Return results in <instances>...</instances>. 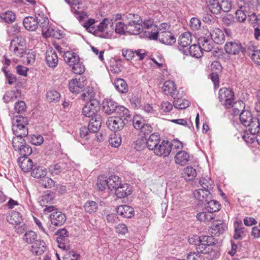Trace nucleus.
I'll return each mask as SVG.
<instances>
[{
	"label": "nucleus",
	"mask_w": 260,
	"mask_h": 260,
	"mask_svg": "<svg viewBox=\"0 0 260 260\" xmlns=\"http://www.w3.org/2000/svg\"><path fill=\"white\" fill-rule=\"evenodd\" d=\"M211 228L212 234L220 235L225 231L226 226L222 221L216 220L212 223Z\"/></svg>",
	"instance_id": "c756f323"
},
{
	"label": "nucleus",
	"mask_w": 260,
	"mask_h": 260,
	"mask_svg": "<svg viewBox=\"0 0 260 260\" xmlns=\"http://www.w3.org/2000/svg\"><path fill=\"white\" fill-rule=\"evenodd\" d=\"M240 120L243 125L248 127V131L251 135H257V141L260 145V111L254 118L250 111H243L240 114Z\"/></svg>",
	"instance_id": "f257e3e1"
},
{
	"label": "nucleus",
	"mask_w": 260,
	"mask_h": 260,
	"mask_svg": "<svg viewBox=\"0 0 260 260\" xmlns=\"http://www.w3.org/2000/svg\"><path fill=\"white\" fill-rule=\"evenodd\" d=\"M182 175L186 180L191 181L196 177L197 172L192 167L188 166L183 169Z\"/></svg>",
	"instance_id": "f704fd0d"
},
{
	"label": "nucleus",
	"mask_w": 260,
	"mask_h": 260,
	"mask_svg": "<svg viewBox=\"0 0 260 260\" xmlns=\"http://www.w3.org/2000/svg\"><path fill=\"white\" fill-rule=\"evenodd\" d=\"M46 38L53 37L57 39H59L62 37V34L60 33L58 29L51 26L47 32L43 35Z\"/></svg>",
	"instance_id": "603ef678"
},
{
	"label": "nucleus",
	"mask_w": 260,
	"mask_h": 260,
	"mask_svg": "<svg viewBox=\"0 0 260 260\" xmlns=\"http://www.w3.org/2000/svg\"><path fill=\"white\" fill-rule=\"evenodd\" d=\"M247 6H243L241 5L235 12V19L236 21L240 23L244 22L249 14V10L247 9Z\"/></svg>",
	"instance_id": "412c9836"
},
{
	"label": "nucleus",
	"mask_w": 260,
	"mask_h": 260,
	"mask_svg": "<svg viewBox=\"0 0 260 260\" xmlns=\"http://www.w3.org/2000/svg\"><path fill=\"white\" fill-rule=\"evenodd\" d=\"M23 137L24 136H15V137H13L12 139V146L16 151L20 150V148L25 144V141L23 138Z\"/></svg>",
	"instance_id": "de8ad7c7"
},
{
	"label": "nucleus",
	"mask_w": 260,
	"mask_h": 260,
	"mask_svg": "<svg viewBox=\"0 0 260 260\" xmlns=\"http://www.w3.org/2000/svg\"><path fill=\"white\" fill-rule=\"evenodd\" d=\"M95 23V20L93 19H89L83 24V26L89 32L93 34L96 36L97 28H95L93 25Z\"/></svg>",
	"instance_id": "4d7b16f0"
},
{
	"label": "nucleus",
	"mask_w": 260,
	"mask_h": 260,
	"mask_svg": "<svg viewBox=\"0 0 260 260\" xmlns=\"http://www.w3.org/2000/svg\"><path fill=\"white\" fill-rule=\"evenodd\" d=\"M37 235L32 230L26 232L23 236V240L27 244H34L37 240Z\"/></svg>",
	"instance_id": "49530a36"
},
{
	"label": "nucleus",
	"mask_w": 260,
	"mask_h": 260,
	"mask_svg": "<svg viewBox=\"0 0 260 260\" xmlns=\"http://www.w3.org/2000/svg\"><path fill=\"white\" fill-rule=\"evenodd\" d=\"M50 215V220L55 226H61L66 221V216L61 212L54 210Z\"/></svg>",
	"instance_id": "dca6fc26"
},
{
	"label": "nucleus",
	"mask_w": 260,
	"mask_h": 260,
	"mask_svg": "<svg viewBox=\"0 0 260 260\" xmlns=\"http://www.w3.org/2000/svg\"><path fill=\"white\" fill-rule=\"evenodd\" d=\"M84 208L87 212L91 214L96 211L98 205L95 202L89 201L85 204Z\"/></svg>",
	"instance_id": "680f3d73"
},
{
	"label": "nucleus",
	"mask_w": 260,
	"mask_h": 260,
	"mask_svg": "<svg viewBox=\"0 0 260 260\" xmlns=\"http://www.w3.org/2000/svg\"><path fill=\"white\" fill-rule=\"evenodd\" d=\"M18 162L20 168L25 172L29 171L32 168V161L28 157H20Z\"/></svg>",
	"instance_id": "393cba45"
},
{
	"label": "nucleus",
	"mask_w": 260,
	"mask_h": 260,
	"mask_svg": "<svg viewBox=\"0 0 260 260\" xmlns=\"http://www.w3.org/2000/svg\"><path fill=\"white\" fill-rule=\"evenodd\" d=\"M160 136L157 134H151L147 141V147L149 150H153L158 145Z\"/></svg>",
	"instance_id": "7c9ffc66"
},
{
	"label": "nucleus",
	"mask_w": 260,
	"mask_h": 260,
	"mask_svg": "<svg viewBox=\"0 0 260 260\" xmlns=\"http://www.w3.org/2000/svg\"><path fill=\"white\" fill-rule=\"evenodd\" d=\"M112 20L108 18H105L100 23L97 27L96 36L103 38H109L111 36V30L109 28V25H110Z\"/></svg>",
	"instance_id": "6e6552de"
},
{
	"label": "nucleus",
	"mask_w": 260,
	"mask_h": 260,
	"mask_svg": "<svg viewBox=\"0 0 260 260\" xmlns=\"http://www.w3.org/2000/svg\"><path fill=\"white\" fill-rule=\"evenodd\" d=\"M249 14L247 15L248 20L253 24L260 25V15L257 16L253 10H249Z\"/></svg>",
	"instance_id": "338daca9"
},
{
	"label": "nucleus",
	"mask_w": 260,
	"mask_h": 260,
	"mask_svg": "<svg viewBox=\"0 0 260 260\" xmlns=\"http://www.w3.org/2000/svg\"><path fill=\"white\" fill-rule=\"evenodd\" d=\"M245 105L242 101H238L232 103V107L233 108V114L234 115H238L240 112H243L244 110Z\"/></svg>",
	"instance_id": "3c124183"
},
{
	"label": "nucleus",
	"mask_w": 260,
	"mask_h": 260,
	"mask_svg": "<svg viewBox=\"0 0 260 260\" xmlns=\"http://www.w3.org/2000/svg\"><path fill=\"white\" fill-rule=\"evenodd\" d=\"M39 13H36L35 17L28 16L25 17L23 21V24L25 28L29 31L36 30L39 26V21H41V19L38 15Z\"/></svg>",
	"instance_id": "f8f14e48"
},
{
	"label": "nucleus",
	"mask_w": 260,
	"mask_h": 260,
	"mask_svg": "<svg viewBox=\"0 0 260 260\" xmlns=\"http://www.w3.org/2000/svg\"><path fill=\"white\" fill-rule=\"evenodd\" d=\"M17 151L19 152L20 155H23V156L27 157V156L31 154L32 149L30 146L25 143V144L20 148V150H18Z\"/></svg>",
	"instance_id": "774afa93"
},
{
	"label": "nucleus",
	"mask_w": 260,
	"mask_h": 260,
	"mask_svg": "<svg viewBox=\"0 0 260 260\" xmlns=\"http://www.w3.org/2000/svg\"><path fill=\"white\" fill-rule=\"evenodd\" d=\"M215 215L208 211L207 212L199 213L197 215V219L202 222L210 221L212 219H213Z\"/></svg>",
	"instance_id": "c03bdc74"
},
{
	"label": "nucleus",
	"mask_w": 260,
	"mask_h": 260,
	"mask_svg": "<svg viewBox=\"0 0 260 260\" xmlns=\"http://www.w3.org/2000/svg\"><path fill=\"white\" fill-rule=\"evenodd\" d=\"M173 103V105L175 108L178 109H184L189 107L190 102L188 100L184 99H180L178 96Z\"/></svg>",
	"instance_id": "a18cd8bd"
},
{
	"label": "nucleus",
	"mask_w": 260,
	"mask_h": 260,
	"mask_svg": "<svg viewBox=\"0 0 260 260\" xmlns=\"http://www.w3.org/2000/svg\"><path fill=\"white\" fill-rule=\"evenodd\" d=\"M38 15L39 16V18L41 19V21H39V24H40V25L42 28V35H43L45 32L48 31L50 27L52 25H49L48 18L44 14L41 15L39 13L38 14Z\"/></svg>",
	"instance_id": "79ce46f5"
},
{
	"label": "nucleus",
	"mask_w": 260,
	"mask_h": 260,
	"mask_svg": "<svg viewBox=\"0 0 260 260\" xmlns=\"http://www.w3.org/2000/svg\"><path fill=\"white\" fill-rule=\"evenodd\" d=\"M224 50L228 54L234 55L244 54L246 52L245 48L243 45L235 41L226 42L224 45Z\"/></svg>",
	"instance_id": "423d86ee"
},
{
	"label": "nucleus",
	"mask_w": 260,
	"mask_h": 260,
	"mask_svg": "<svg viewBox=\"0 0 260 260\" xmlns=\"http://www.w3.org/2000/svg\"><path fill=\"white\" fill-rule=\"evenodd\" d=\"M94 93L92 89H88L86 93L81 94V98L84 101L89 100V102L82 109L83 114L86 117H90L100 115V101L94 98Z\"/></svg>",
	"instance_id": "f03ea898"
},
{
	"label": "nucleus",
	"mask_w": 260,
	"mask_h": 260,
	"mask_svg": "<svg viewBox=\"0 0 260 260\" xmlns=\"http://www.w3.org/2000/svg\"><path fill=\"white\" fill-rule=\"evenodd\" d=\"M108 180L107 177L104 175L100 176L97 179L96 185L100 190H103L108 187Z\"/></svg>",
	"instance_id": "bf43d9fd"
},
{
	"label": "nucleus",
	"mask_w": 260,
	"mask_h": 260,
	"mask_svg": "<svg viewBox=\"0 0 260 260\" xmlns=\"http://www.w3.org/2000/svg\"><path fill=\"white\" fill-rule=\"evenodd\" d=\"M162 89L165 94L169 95L175 99L178 98V93H176V87L174 81H166L162 87Z\"/></svg>",
	"instance_id": "a211bd4d"
},
{
	"label": "nucleus",
	"mask_w": 260,
	"mask_h": 260,
	"mask_svg": "<svg viewBox=\"0 0 260 260\" xmlns=\"http://www.w3.org/2000/svg\"><path fill=\"white\" fill-rule=\"evenodd\" d=\"M46 249L45 243L43 240H36L31 246L30 251L36 255L42 254Z\"/></svg>",
	"instance_id": "a878e982"
},
{
	"label": "nucleus",
	"mask_w": 260,
	"mask_h": 260,
	"mask_svg": "<svg viewBox=\"0 0 260 260\" xmlns=\"http://www.w3.org/2000/svg\"><path fill=\"white\" fill-rule=\"evenodd\" d=\"M200 182L202 188L196 190L194 192L193 195H201L202 193L208 195L212 193L210 190L213 189V183L209 177L206 176L203 178Z\"/></svg>",
	"instance_id": "1a4fd4ad"
},
{
	"label": "nucleus",
	"mask_w": 260,
	"mask_h": 260,
	"mask_svg": "<svg viewBox=\"0 0 260 260\" xmlns=\"http://www.w3.org/2000/svg\"><path fill=\"white\" fill-rule=\"evenodd\" d=\"M206 4L211 13L218 14L220 12L221 7L218 0H207Z\"/></svg>",
	"instance_id": "e433bc0d"
},
{
	"label": "nucleus",
	"mask_w": 260,
	"mask_h": 260,
	"mask_svg": "<svg viewBox=\"0 0 260 260\" xmlns=\"http://www.w3.org/2000/svg\"><path fill=\"white\" fill-rule=\"evenodd\" d=\"M146 123L145 120L140 115H136L133 117V124L136 129H140Z\"/></svg>",
	"instance_id": "13d9d810"
},
{
	"label": "nucleus",
	"mask_w": 260,
	"mask_h": 260,
	"mask_svg": "<svg viewBox=\"0 0 260 260\" xmlns=\"http://www.w3.org/2000/svg\"><path fill=\"white\" fill-rule=\"evenodd\" d=\"M157 38L160 42L166 45H172L176 42L175 38L170 31L160 34Z\"/></svg>",
	"instance_id": "473e14b6"
},
{
	"label": "nucleus",
	"mask_w": 260,
	"mask_h": 260,
	"mask_svg": "<svg viewBox=\"0 0 260 260\" xmlns=\"http://www.w3.org/2000/svg\"><path fill=\"white\" fill-rule=\"evenodd\" d=\"M86 84L87 82L85 77H80L79 78H76L70 81L69 88L71 92L76 94L82 91Z\"/></svg>",
	"instance_id": "9d476101"
},
{
	"label": "nucleus",
	"mask_w": 260,
	"mask_h": 260,
	"mask_svg": "<svg viewBox=\"0 0 260 260\" xmlns=\"http://www.w3.org/2000/svg\"><path fill=\"white\" fill-rule=\"evenodd\" d=\"M26 47L24 39L22 37H16L11 41L10 50L15 55L23 57Z\"/></svg>",
	"instance_id": "39448f33"
},
{
	"label": "nucleus",
	"mask_w": 260,
	"mask_h": 260,
	"mask_svg": "<svg viewBox=\"0 0 260 260\" xmlns=\"http://www.w3.org/2000/svg\"><path fill=\"white\" fill-rule=\"evenodd\" d=\"M71 67H72V71L76 74H82L85 71V67L83 63L80 61V59Z\"/></svg>",
	"instance_id": "6e6d98bb"
},
{
	"label": "nucleus",
	"mask_w": 260,
	"mask_h": 260,
	"mask_svg": "<svg viewBox=\"0 0 260 260\" xmlns=\"http://www.w3.org/2000/svg\"><path fill=\"white\" fill-rule=\"evenodd\" d=\"M214 42L211 38L208 39L205 37L201 38L199 40L200 45L201 46L202 50L209 52L213 48Z\"/></svg>",
	"instance_id": "72a5a7b5"
},
{
	"label": "nucleus",
	"mask_w": 260,
	"mask_h": 260,
	"mask_svg": "<svg viewBox=\"0 0 260 260\" xmlns=\"http://www.w3.org/2000/svg\"><path fill=\"white\" fill-rule=\"evenodd\" d=\"M109 143L112 146L118 147L121 143V138L120 135L115 134L111 135L109 139Z\"/></svg>",
	"instance_id": "69168bd1"
},
{
	"label": "nucleus",
	"mask_w": 260,
	"mask_h": 260,
	"mask_svg": "<svg viewBox=\"0 0 260 260\" xmlns=\"http://www.w3.org/2000/svg\"><path fill=\"white\" fill-rule=\"evenodd\" d=\"M108 180V188L110 190L116 191L121 183V178L117 175H113L109 176Z\"/></svg>",
	"instance_id": "cd10ccee"
},
{
	"label": "nucleus",
	"mask_w": 260,
	"mask_h": 260,
	"mask_svg": "<svg viewBox=\"0 0 260 260\" xmlns=\"http://www.w3.org/2000/svg\"><path fill=\"white\" fill-rule=\"evenodd\" d=\"M16 19L15 14L11 11L0 13V21L10 24L13 23Z\"/></svg>",
	"instance_id": "2f4dec72"
},
{
	"label": "nucleus",
	"mask_w": 260,
	"mask_h": 260,
	"mask_svg": "<svg viewBox=\"0 0 260 260\" xmlns=\"http://www.w3.org/2000/svg\"><path fill=\"white\" fill-rule=\"evenodd\" d=\"M30 143L34 145H40L44 142V139L40 135H29L28 137Z\"/></svg>",
	"instance_id": "0e129e2a"
},
{
	"label": "nucleus",
	"mask_w": 260,
	"mask_h": 260,
	"mask_svg": "<svg viewBox=\"0 0 260 260\" xmlns=\"http://www.w3.org/2000/svg\"><path fill=\"white\" fill-rule=\"evenodd\" d=\"M205 208L207 211H209L211 213L218 211L220 209V204L214 200H211L207 201L205 204Z\"/></svg>",
	"instance_id": "58836bf2"
},
{
	"label": "nucleus",
	"mask_w": 260,
	"mask_h": 260,
	"mask_svg": "<svg viewBox=\"0 0 260 260\" xmlns=\"http://www.w3.org/2000/svg\"><path fill=\"white\" fill-rule=\"evenodd\" d=\"M28 119L26 117L19 116L13 119L12 131L15 136H27L28 129Z\"/></svg>",
	"instance_id": "20e7f679"
},
{
	"label": "nucleus",
	"mask_w": 260,
	"mask_h": 260,
	"mask_svg": "<svg viewBox=\"0 0 260 260\" xmlns=\"http://www.w3.org/2000/svg\"><path fill=\"white\" fill-rule=\"evenodd\" d=\"M117 107V104L111 99H105L103 102V110L107 114H111L114 111L116 112Z\"/></svg>",
	"instance_id": "4be33fe9"
},
{
	"label": "nucleus",
	"mask_w": 260,
	"mask_h": 260,
	"mask_svg": "<svg viewBox=\"0 0 260 260\" xmlns=\"http://www.w3.org/2000/svg\"><path fill=\"white\" fill-rule=\"evenodd\" d=\"M54 198L53 196H42V199L40 201V204L42 207H45L44 209L45 212H51L56 210L54 206H50L52 203Z\"/></svg>",
	"instance_id": "b1692460"
},
{
	"label": "nucleus",
	"mask_w": 260,
	"mask_h": 260,
	"mask_svg": "<svg viewBox=\"0 0 260 260\" xmlns=\"http://www.w3.org/2000/svg\"><path fill=\"white\" fill-rule=\"evenodd\" d=\"M116 113L117 114L116 117H120L122 120L125 122L130 118L129 110L124 106H118Z\"/></svg>",
	"instance_id": "ea45409f"
},
{
	"label": "nucleus",
	"mask_w": 260,
	"mask_h": 260,
	"mask_svg": "<svg viewBox=\"0 0 260 260\" xmlns=\"http://www.w3.org/2000/svg\"><path fill=\"white\" fill-rule=\"evenodd\" d=\"M22 220L21 214L18 211H13L8 219V221L11 224H18Z\"/></svg>",
	"instance_id": "8fccbe9b"
},
{
	"label": "nucleus",
	"mask_w": 260,
	"mask_h": 260,
	"mask_svg": "<svg viewBox=\"0 0 260 260\" xmlns=\"http://www.w3.org/2000/svg\"><path fill=\"white\" fill-rule=\"evenodd\" d=\"M247 52L252 60L260 65V50H251L248 48Z\"/></svg>",
	"instance_id": "052dcab7"
},
{
	"label": "nucleus",
	"mask_w": 260,
	"mask_h": 260,
	"mask_svg": "<svg viewBox=\"0 0 260 260\" xmlns=\"http://www.w3.org/2000/svg\"><path fill=\"white\" fill-rule=\"evenodd\" d=\"M63 59L65 62L70 66H72L76 61L79 59V56L75 53L67 51L63 54Z\"/></svg>",
	"instance_id": "c9c22d12"
},
{
	"label": "nucleus",
	"mask_w": 260,
	"mask_h": 260,
	"mask_svg": "<svg viewBox=\"0 0 260 260\" xmlns=\"http://www.w3.org/2000/svg\"><path fill=\"white\" fill-rule=\"evenodd\" d=\"M88 126L90 133H96L100 129L102 122V118L101 115H96L95 117H90Z\"/></svg>",
	"instance_id": "6ab92c4d"
},
{
	"label": "nucleus",
	"mask_w": 260,
	"mask_h": 260,
	"mask_svg": "<svg viewBox=\"0 0 260 260\" xmlns=\"http://www.w3.org/2000/svg\"><path fill=\"white\" fill-rule=\"evenodd\" d=\"M211 39L216 44H220L224 42V35L222 31L216 27H210Z\"/></svg>",
	"instance_id": "2eb2a0df"
},
{
	"label": "nucleus",
	"mask_w": 260,
	"mask_h": 260,
	"mask_svg": "<svg viewBox=\"0 0 260 260\" xmlns=\"http://www.w3.org/2000/svg\"><path fill=\"white\" fill-rule=\"evenodd\" d=\"M189 154L185 151L178 152L175 156V162L180 166H184L188 161Z\"/></svg>",
	"instance_id": "c85d7f7f"
},
{
	"label": "nucleus",
	"mask_w": 260,
	"mask_h": 260,
	"mask_svg": "<svg viewBox=\"0 0 260 260\" xmlns=\"http://www.w3.org/2000/svg\"><path fill=\"white\" fill-rule=\"evenodd\" d=\"M115 89L120 93H125L128 91V86L126 82L121 78H118L114 81Z\"/></svg>",
	"instance_id": "4c0bfd02"
},
{
	"label": "nucleus",
	"mask_w": 260,
	"mask_h": 260,
	"mask_svg": "<svg viewBox=\"0 0 260 260\" xmlns=\"http://www.w3.org/2000/svg\"><path fill=\"white\" fill-rule=\"evenodd\" d=\"M182 52L185 55L189 54L190 56L197 58H200L203 56V51L202 50L201 45H191L188 50L183 49Z\"/></svg>",
	"instance_id": "5701e85b"
},
{
	"label": "nucleus",
	"mask_w": 260,
	"mask_h": 260,
	"mask_svg": "<svg viewBox=\"0 0 260 260\" xmlns=\"http://www.w3.org/2000/svg\"><path fill=\"white\" fill-rule=\"evenodd\" d=\"M192 42L191 35L190 32L187 31L181 35L178 39V44L180 47H187Z\"/></svg>",
	"instance_id": "bb28decb"
},
{
	"label": "nucleus",
	"mask_w": 260,
	"mask_h": 260,
	"mask_svg": "<svg viewBox=\"0 0 260 260\" xmlns=\"http://www.w3.org/2000/svg\"><path fill=\"white\" fill-rule=\"evenodd\" d=\"M234 93L231 89L222 88L219 91V100L220 102L224 104L227 108H231L234 101Z\"/></svg>",
	"instance_id": "0eeeda50"
},
{
	"label": "nucleus",
	"mask_w": 260,
	"mask_h": 260,
	"mask_svg": "<svg viewBox=\"0 0 260 260\" xmlns=\"http://www.w3.org/2000/svg\"><path fill=\"white\" fill-rule=\"evenodd\" d=\"M39 183L42 186L46 188H51L55 185L54 181L51 178L46 177V176L40 180Z\"/></svg>",
	"instance_id": "5fc2aeb1"
},
{
	"label": "nucleus",
	"mask_w": 260,
	"mask_h": 260,
	"mask_svg": "<svg viewBox=\"0 0 260 260\" xmlns=\"http://www.w3.org/2000/svg\"><path fill=\"white\" fill-rule=\"evenodd\" d=\"M46 97L49 102H57L59 101L60 94L56 90H51L47 92Z\"/></svg>",
	"instance_id": "864d4df0"
},
{
	"label": "nucleus",
	"mask_w": 260,
	"mask_h": 260,
	"mask_svg": "<svg viewBox=\"0 0 260 260\" xmlns=\"http://www.w3.org/2000/svg\"><path fill=\"white\" fill-rule=\"evenodd\" d=\"M45 60L48 67L55 68L58 63V57L56 51L53 49L48 50L46 53Z\"/></svg>",
	"instance_id": "f3484780"
},
{
	"label": "nucleus",
	"mask_w": 260,
	"mask_h": 260,
	"mask_svg": "<svg viewBox=\"0 0 260 260\" xmlns=\"http://www.w3.org/2000/svg\"><path fill=\"white\" fill-rule=\"evenodd\" d=\"M107 124L111 130L117 131H120L124 127L125 122L120 117L112 116L108 118Z\"/></svg>",
	"instance_id": "4468645a"
},
{
	"label": "nucleus",
	"mask_w": 260,
	"mask_h": 260,
	"mask_svg": "<svg viewBox=\"0 0 260 260\" xmlns=\"http://www.w3.org/2000/svg\"><path fill=\"white\" fill-rule=\"evenodd\" d=\"M47 170L43 167H36L32 169L31 175L34 178H40L44 177L46 176Z\"/></svg>",
	"instance_id": "a19ab883"
},
{
	"label": "nucleus",
	"mask_w": 260,
	"mask_h": 260,
	"mask_svg": "<svg viewBox=\"0 0 260 260\" xmlns=\"http://www.w3.org/2000/svg\"><path fill=\"white\" fill-rule=\"evenodd\" d=\"M56 242L59 248L64 251H68L70 249V241L68 237H57Z\"/></svg>",
	"instance_id": "09e8293b"
},
{
	"label": "nucleus",
	"mask_w": 260,
	"mask_h": 260,
	"mask_svg": "<svg viewBox=\"0 0 260 260\" xmlns=\"http://www.w3.org/2000/svg\"><path fill=\"white\" fill-rule=\"evenodd\" d=\"M172 146L169 141H163L155 148L154 153L157 156H168L171 151Z\"/></svg>",
	"instance_id": "ddd939ff"
},
{
	"label": "nucleus",
	"mask_w": 260,
	"mask_h": 260,
	"mask_svg": "<svg viewBox=\"0 0 260 260\" xmlns=\"http://www.w3.org/2000/svg\"><path fill=\"white\" fill-rule=\"evenodd\" d=\"M117 213L124 218H130L134 215V209L128 205H120L116 208Z\"/></svg>",
	"instance_id": "aec40b11"
},
{
	"label": "nucleus",
	"mask_w": 260,
	"mask_h": 260,
	"mask_svg": "<svg viewBox=\"0 0 260 260\" xmlns=\"http://www.w3.org/2000/svg\"><path fill=\"white\" fill-rule=\"evenodd\" d=\"M170 28V25L166 23H162L160 24L159 27L155 26L153 28V31H145V36L150 39L156 40L160 34L168 32Z\"/></svg>",
	"instance_id": "9b49d317"
},
{
	"label": "nucleus",
	"mask_w": 260,
	"mask_h": 260,
	"mask_svg": "<svg viewBox=\"0 0 260 260\" xmlns=\"http://www.w3.org/2000/svg\"><path fill=\"white\" fill-rule=\"evenodd\" d=\"M132 193V187L127 184L121 183L120 186L115 191V195H131Z\"/></svg>",
	"instance_id": "37998d69"
},
{
	"label": "nucleus",
	"mask_w": 260,
	"mask_h": 260,
	"mask_svg": "<svg viewBox=\"0 0 260 260\" xmlns=\"http://www.w3.org/2000/svg\"><path fill=\"white\" fill-rule=\"evenodd\" d=\"M123 21L126 23L127 34L137 35L143 31L142 20L138 15L127 14L124 16Z\"/></svg>",
	"instance_id": "7ed1b4c3"
},
{
	"label": "nucleus",
	"mask_w": 260,
	"mask_h": 260,
	"mask_svg": "<svg viewBox=\"0 0 260 260\" xmlns=\"http://www.w3.org/2000/svg\"><path fill=\"white\" fill-rule=\"evenodd\" d=\"M18 91L11 90L7 92L3 96V100L6 103L10 101H14L16 99L17 94H18Z\"/></svg>",
	"instance_id": "e2e57ef3"
}]
</instances>
